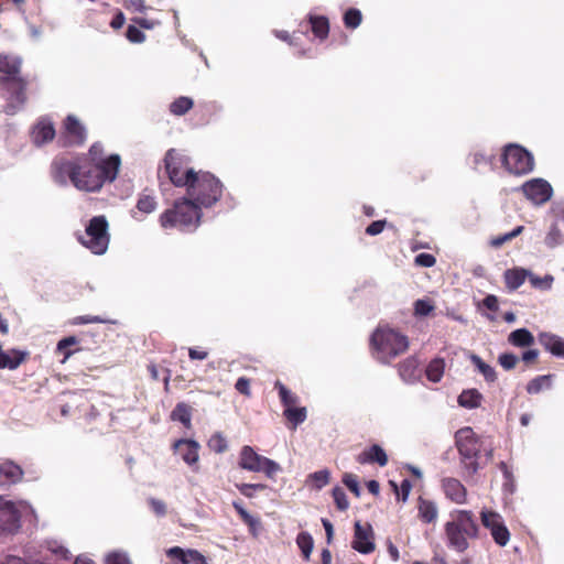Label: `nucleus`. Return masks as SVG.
<instances>
[{"instance_id":"obj_1","label":"nucleus","mask_w":564,"mask_h":564,"mask_svg":"<svg viewBox=\"0 0 564 564\" xmlns=\"http://www.w3.org/2000/svg\"><path fill=\"white\" fill-rule=\"evenodd\" d=\"M121 159L111 154L106 160L93 164L86 155L74 159L58 158L52 163V172L56 182L65 184L67 180L85 192H98L106 182H113L118 175Z\"/></svg>"},{"instance_id":"obj_2","label":"nucleus","mask_w":564,"mask_h":564,"mask_svg":"<svg viewBox=\"0 0 564 564\" xmlns=\"http://www.w3.org/2000/svg\"><path fill=\"white\" fill-rule=\"evenodd\" d=\"M0 90L8 115H14L25 104L26 82L21 76L20 58L0 54Z\"/></svg>"},{"instance_id":"obj_3","label":"nucleus","mask_w":564,"mask_h":564,"mask_svg":"<svg viewBox=\"0 0 564 564\" xmlns=\"http://www.w3.org/2000/svg\"><path fill=\"white\" fill-rule=\"evenodd\" d=\"M203 212L199 205L186 196L176 199L171 208L159 217L163 229H177L182 232L195 231L202 221Z\"/></svg>"},{"instance_id":"obj_4","label":"nucleus","mask_w":564,"mask_h":564,"mask_svg":"<svg viewBox=\"0 0 564 564\" xmlns=\"http://www.w3.org/2000/svg\"><path fill=\"white\" fill-rule=\"evenodd\" d=\"M452 520L445 523V534L448 546L463 553L468 546L469 539L478 536L479 527L470 510H455L451 513Z\"/></svg>"},{"instance_id":"obj_5","label":"nucleus","mask_w":564,"mask_h":564,"mask_svg":"<svg viewBox=\"0 0 564 564\" xmlns=\"http://www.w3.org/2000/svg\"><path fill=\"white\" fill-rule=\"evenodd\" d=\"M370 348L382 364L404 354L409 348L408 336L390 327H378L370 337Z\"/></svg>"},{"instance_id":"obj_6","label":"nucleus","mask_w":564,"mask_h":564,"mask_svg":"<svg viewBox=\"0 0 564 564\" xmlns=\"http://www.w3.org/2000/svg\"><path fill=\"white\" fill-rule=\"evenodd\" d=\"M224 184L210 172L198 171L186 188V197L194 200L199 208H210L221 198Z\"/></svg>"},{"instance_id":"obj_7","label":"nucleus","mask_w":564,"mask_h":564,"mask_svg":"<svg viewBox=\"0 0 564 564\" xmlns=\"http://www.w3.org/2000/svg\"><path fill=\"white\" fill-rule=\"evenodd\" d=\"M162 162L163 165L159 169V176L163 172L175 187L186 189L198 172L189 166V159L176 149H169Z\"/></svg>"},{"instance_id":"obj_8","label":"nucleus","mask_w":564,"mask_h":564,"mask_svg":"<svg viewBox=\"0 0 564 564\" xmlns=\"http://www.w3.org/2000/svg\"><path fill=\"white\" fill-rule=\"evenodd\" d=\"M500 161L502 167L513 175H525L534 167L533 155L516 143H509L502 148Z\"/></svg>"},{"instance_id":"obj_9","label":"nucleus","mask_w":564,"mask_h":564,"mask_svg":"<svg viewBox=\"0 0 564 564\" xmlns=\"http://www.w3.org/2000/svg\"><path fill=\"white\" fill-rule=\"evenodd\" d=\"M108 227L105 216L93 217L86 226L85 236L79 237L80 243L95 254H104L110 241Z\"/></svg>"},{"instance_id":"obj_10","label":"nucleus","mask_w":564,"mask_h":564,"mask_svg":"<svg viewBox=\"0 0 564 564\" xmlns=\"http://www.w3.org/2000/svg\"><path fill=\"white\" fill-rule=\"evenodd\" d=\"M455 440L465 469L469 475L476 474L479 468L477 457L480 444L475 433L470 427H464L456 432Z\"/></svg>"},{"instance_id":"obj_11","label":"nucleus","mask_w":564,"mask_h":564,"mask_svg":"<svg viewBox=\"0 0 564 564\" xmlns=\"http://www.w3.org/2000/svg\"><path fill=\"white\" fill-rule=\"evenodd\" d=\"M238 465L241 469L248 471L263 473L270 479H273L275 475L282 470L281 466L276 462L258 454L249 445L241 447Z\"/></svg>"},{"instance_id":"obj_12","label":"nucleus","mask_w":564,"mask_h":564,"mask_svg":"<svg viewBox=\"0 0 564 564\" xmlns=\"http://www.w3.org/2000/svg\"><path fill=\"white\" fill-rule=\"evenodd\" d=\"M25 510L23 502L0 496V536L14 535L20 531Z\"/></svg>"},{"instance_id":"obj_13","label":"nucleus","mask_w":564,"mask_h":564,"mask_svg":"<svg viewBox=\"0 0 564 564\" xmlns=\"http://www.w3.org/2000/svg\"><path fill=\"white\" fill-rule=\"evenodd\" d=\"M87 138L86 128L74 116L68 115L63 121V129L58 137V144L63 148L80 147L85 143Z\"/></svg>"},{"instance_id":"obj_14","label":"nucleus","mask_w":564,"mask_h":564,"mask_svg":"<svg viewBox=\"0 0 564 564\" xmlns=\"http://www.w3.org/2000/svg\"><path fill=\"white\" fill-rule=\"evenodd\" d=\"M480 518L482 525L490 531L494 541L499 546H506L510 540V532L505 525L501 516L495 511L482 510Z\"/></svg>"},{"instance_id":"obj_15","label":"nucleus","mask_w":564,"mask_h":564,"mask_svg":"<svg viewBox=\"0 0 564 564\" xmlns=\"http://www.w3.org/2000/svg\"><path fill=\"white\" fill-rule=\"evenodd\" d=\"M521 189L524 196L535 205L545 204L553 194L552 186L543 178L530 180L522 185Z\"/></svg>"},{"instance_id":"obj_16","label":"nucleus","mask_w":564,"mask_h":564,"mask_svg":"<svg viewBox=\"0 0 564 564\" xmlns=\"http://www.w3.org/2000/svg\"><path fill=\"white\" fill-rule=\"evenodd\" d=\"M68 554L57 541H45L37 547V564H62L69 558Z\"/></svg>"},{"instance_id":"obj_17","label":"nucleus","mask_w":564,"mask_h":564,"mask_svg":"<svg viewBox=\"0 0 564 564\" xmlns=\"http://www.w3.org/2000/svg\"><path fill=\"white\" fill-rule=\"evenodd\" d=\"M354 550L362 554H369L375 551L373 531L369 523H355V534L351 543Z\"/></svg>"},{"instance_id":"obj_18","label":"nucleus","mask_w":564,"mask_h":564,"mask_svg":"<svg viewBox=\"0 0 564 564\" xmlns=\"http://www.w3.org/2000/svg\"><path fill=\"white\" fill-rule=\"evenodd\" d=\"M58 410L62 416L75 415L76 413L88 414V410H90L89 415L91 417L96 416L94 406L83 393H72L66 402L58 404Z\"/></svg>"},{"instance_id":"obj_19","label":"nucleus","mask_w":564,"mask_h":564,"mask_svg":"<svg viewBox=\"0 0 564 564\" xmlns=\"http://www.w3.org/2000/svg\"><path fill=\"white\" fill-rule=\"evenodd\" d=\"M174 451L189 466L197 465L199 459V444L194 440L181 438L174 442Z\"/></svg>"},{"instance_id":"obj_20","label":"nucleus","mask_w":564,"mask_h":564,"mask_svg":"<svg viewBox=\"0 0 564 564\" xmlns=\"http://www.w3.org/2000/svg\"><path fill=\"white\" fill-rule=\"evenodd\" d=\"M442 489L447 499L462 505L467 500V490L465 486L456 478L446 477L442 479Z\"/></svg>"},{"instance_id":"obj_21","label":"nucleus","mask_w":564,"mask_h":564,"mask_svg":"<svg viewBox=\"0 0 564 564\" xmlns=\"http://www.w3.org/2000/svg\"><path fill=\"white\" fill-rule=\"evenodd\" d=\"M359 464H378L384 467L389 459L386 451L378 444H373L364 449L356 458Z\"/></svg>"},{"instance_id":"obj_22","label":"nucleus","mask_w":564,"mask_h":564,"mask_svg":"<svg viewBox=\"0 0 564 564\" xmlns=\"http://www.w3.org/2000/svg\"><path fill=\"white\" fill-rule=\"evenodd\" d=\"M306 22L315 39L323 42L328 37L330 26L327 17L315 13H308L306 15Z\"/></svg>"},{"instance_id":"obj_23","label":"nucleus","mask_w":564,"mask_h":564,"mask_svg":"<svg viewBox=\"0 0 564 564\" xmlns=\"http://www.w3.org/2000/svg\"><path fill=\"white\" fill-rule=\"evenodd\" d=\"M23 471L21 467L12 460L0 463V486H10L22 479Z\"/></svg>"},{"instance_id":"obj_24","label":"nucleus","mask_w":564,"mask_h":564,"mask_svg":"<svg viewBox=\"0 0 564 564\" xmlns=\"http://www.w3.org/2000/svg\"><path fill=\"white\" fill-rule=\"evenodd\" d=\"M539 343L553 356L564 359V339L551 333H541Z\"/></svg>"},{"instance_id":"obj_25","label":"nucleus","mask_w":564,"mask_h":564,"mask_svg":"<svg viewBox=\"0 0 564 564\" xmlns=\"http://www.w3.org/2000/svg\"><path fill=\"white\" fill-rule=\"evenodd\" d=\"M438 510L436 505L423 497L417 499V516L424 523H433L436 521Z\"/></svg>"},{"instance_id":"obj_26","label":"nucleus","mask_w":564,"mask_h":564,"mask_svg":"<svg viewBox=\"0 0 564 564\" xmlns=\"http://www.w3.org/2000/svg\"><path fill=\"white\" fill-rule=\"evenodd\" d=\"M399 375L404 381L414 382L420 377L417 358L412 356L400 362Z\"/></svg>"},{"instance_id":"obj_27","label":"nucleus","mask_w":564,"mask_h":564,"mask_svg":"<svg viewBox=\"0 0 564 564\" xmlns=\"http://www.w3.org/2000/svg\"><path fill=\"white\" fill-rule=\"evenodd\" d=\"M528 271L522 268L508 269L505 274V283L509 291H516L525 281Z\"/></svg>"},{"instance_id":"obj_28","label":"nucleus","mask_w":564,"mask_h":564,"mask_svg":"<svg viewBox=\"0 0 564 564\" xmlns=\"http://www.w3.org/2000/svg\"><path fill=\"white\" fill-rule=\"evenodd\" d=\"M283 416L288 422L289 429L294 431L306 420L307 411L304 406H289L284 409Z\"/></svg>"},{"instance_id":"obj_29","label":"nucleus","mask_w":564,"mask_h":564,"mask_svg":"<svg viewBox=\"0 0 564 564\" xmlns=\"http://www.w3.org/2000/svg\"><path fill=\"white\" fill-rule=\"evenodd\" d=\"M232 507L243 523L248 525L249 532L252 534V536L257 538L259 530L261 529L260 519L252 517L238 501H234Z\"/></svg>"},{"instance_id":"obj_30","label":"nucleus","mask_w":564,"mask_h":564,"mask_svg":"<svg viewBox=\"0 0 564 564\" xmlns=\"http://www.w3.org/2000/svg\"><path fill=\"white\" fill-rule=\"evenodd\" d=\"M508 341L516 347H529L533 345L534 337L527 328H518L510 333Z\"/></svg>"},{"instance_id":"obj_31","label":"nucleus","mask_w":564,"mask_h":564,"mask_svg":"<svg viewBox=\"0 0 564 564\" xmlns=\"http://www.w3.org/2000/svg\"><path fill=\"white\" fill-rule=\"evenodd\" d=\"M445 370V360L443 358H434L432 359L426 369L425 375L426 378L432 382H440L443 378Z\"/></svg>"},{"instance_id":"obj_32","label":"nucleus","mask_w":564,"mask_h":564,"mask_svg":"<svg viewBox=\"0 0 564 564\" xmlns=\"http://www.w3.org/2000/svg\"><path fill=\"white\" fill-rule=\"evenodd\" d=\"M481 400L482 395L476 389L464 390L458 397L459 405L467 409L478 408L481 403Z\"/></svg>"},{"instance_id":"obj_33","label":"nucleus","mask_w":564,"mask_h":564,"mask_svg":"<svg viewBox=\"0 0 564 564\" xmlns=\"http://www.w3.org/2000/svg\"><path fill=\"white\" fill-rule=\"evenodd\" d=\"M171 417L174 421H180L185 427H191L192 408L184 402H180L172 411Z\"/></svg>"},{"instance_id":"obj_34","label":"nucleus","mask_w":564,"mask_h":564,"mask_svg":"<svg viewBox=\"0 0 564 564\" xmlns=\"http://www.w3.org/2000/svg\"><path fill=\"white\" fill-rule=\"evenodd\" d=\"M274 389L278 390L280 401L284 409L295 406L299 402V397L290 391L280 380L274 382Z\"/></svg>"},{"instance_id":"obj_35","label":"nucleus","mask_w":564,"mask_h":564,"mask_svg":"<svg viewBox=\"0 0 564 564\" xmlns=\"http://www.w3.org/2000/svg\"><path fill=\"white\" fill-rule=\"evenodd\" d=\"M193 106L194 101L192 98L181 96L170 104L169 109L174 116H184L193 108Z\"/></svg>"},{"instance_id":"obj_36","label":"nucleus","mask_w":564,"mask_h":564,"mask_svg":"<svg viewBox=\"0 0 564 564\" xmlns=\"http://www.w3.org/2000/svg\"><path fill=\"white\" fill-rule=\"evenodd\" d=\"M56 131L52 121L46 118H41L37 121V139L42 142H51L54 140Z\"/></svg>"},{"instance_id":"obj_37","label":"nucleus","mask_w":564,"mask_h":564,"mask_svg":"<svg viewBox=\"0 0 564 564\" xmlns=\"http://www.w3.org/2000/svg\"><path fill=\"white\" fill-rule=\"evenodd\" d=\"M156 206L155 196L143 192L139 195L135 208L142 214H151L156 209Z\"/></svg>"},{"instance_id":"obj_38","label":"nucleus","mask_w":564,"mask_h":564,"mask_svg":"<svg viewBox=\"0 0 564 564\" xmlns=\"http://www.w3.org/2000/svg\"><path fill=\"white\" fill-rule=\"evenodd\" d=\"M495 155H486L481 152H475L469 155L468 164L474 171H479L482 166H494Z\"/></svg>"},{"instance_id":"obj_39","label":"nucleus","mask_w":564,"mask_h":564,"mask_svg":"<svg viewBox=\"0 0 564 564\" xmlns=\"http://www.w3.org/2000/svg\"><path fill=\"white\" fill-rule=\"evenodd\" d=\"M296 544L300 547L303 558L308 561L314 547V541L308 532H301L296 536Z\"/></svg>"},{"instance_id":"obj_40","label":"nucleus","mask_w":564,"mask_h":564,"mask_svg":"<svg viewBox=\"0 0 564 564\" xmlns=\"http://www.w3.org/2000/svg\"><path fill=\"white\" fill-rule=\"evenodd\" d=\"M79 344V340L76 336H68L61 339L57 344V351L64 356V360L69 358L75 351L79 350V348H74Z\"/></svg>"},{"instance_id":"obj_41","label":"nucleus","mask_w":564,"mask_h":564,"mask_svg":"<svg viewBox=\"0 0 564 564\" xmlns=\"http://www.w3.org/2000/svg\"><path fill=\"white\" fill-rule=\"evenodd\" d=\"M473 364L477 367L479 372L484 376L486 381L494 382L497 379L496 370L488 364L484 362L477 355L471 356Z\"/></svg>"},{"instance_id":"obj_42","label":"nucleus","mask_w":564,"mask_h":564,"mask_svg":"<svg viewBox=\"0 0 564 564\" xmlns=\"http://www.w3.org/2000/svg\"><path fill=\"white\" fill-rule=\"evenodd\" d=\"M207 446L210 451L217 453V454H221L224 452H226L228 449V443H227V440L226 437L217 432L215 434H213L208 442H207Z\"/></svg>"},{"instance_id":"obj_43","label":"nucleus","mask_w":564,"mask_h":564,"mask_svg":"<svg viewBox=\"0 0 564 564\" xmlns=\"http://www.w3.org/2000/svg\"><path fill=\"white\" fill-rule=\"evenodd\" d=\"M344 24L347 29H356L362 21V14L360 10L356 8H349L344 14Z\"/></svg>"},{"instance_id":"obj_44","label":"nucleus","mask_w":564,"mask_h":564,"mask_svg":"<svg viewBox=\"0 0 564 564\" xmlns=\"http://www.w3.org/2000/svg\"><path fill=\"white\" fill-rule=\"evenodd\" d=\"M551 384V376H538L529 381L527 391L530 394L539 393L543 388H549Z\"/></svg>"},{"instance_id":"obj_45","label":"nucleus","mask_w":564,"mask_h":564,"mask_svg":"<svg viewBox=\"0 0 564 564\" xmlns=\"http://www.w3.org/2000/svg\"><path fill=\"white\" fill-rule=\"evenodd\" d=\"M523 229H524L523 226H518L513 230H511L510 232H507L505 235H499L497 237H494L490 240V246L494 247V248H500L506 242H509L513 238L518 237L523 231Z\"/></svg>"},{"instance_id":"obj_46","label":"nucleus","mask_w":564,"mask_h":564,"mask_svg":"<svg viewBox=\"0 0 564 564\" xmlns=\"http://www.w3.org/2000/svg\"><path fill=\"white\" fill-rule=\"evenodd\" d=\"M335 505L338 510L345 511L349 507V501L347 499V496L341 487H335L332 491Z\"/></svg>"},{"instance_id":"obj_47","label":"nucleus","mask_w":564,"mask_h":564,"mask_svg":"<svg viewBox=\"0 0 564 564\" xmlns=\"http://www.w3.org/2000/svg\"><path fill=\"white\" fill-rule=\"evenodd\" d=\"M236 487L239 492L247 498H252L257 490L263 491L267 489V485L264 484H236Z\"/></svg>"},{"instance_id":"obj_48","label":"nucleus","mask_w":564,"mask_h":564,"mask_svg":"<svg viewBox=\"0 0 564 564\" xmlns=\"http://www.w3.org/2000/svg\"><path fill=\"white\" fill-rule=\"evenodd\" d=\"M310 479L313 480L316 489H322L329 482L330 474L327 469L318 470L311 474Z\"/></svg>"},{"instance_id":"obj_49","label":"nucleus","mask_w":564,"mask_h":564,"mask_svg":"<svg viewBox=\"0 0 564 564\" xmlns=\"http://www.w3.org/2000/svg\"><path fill=\"white\" fill-rule=\"evenodd\" d=\"M562 241H563V237H562V232H561L560 228L556 225H553L550 228V231L547 232V235L545 237V243L549 247L553 248L556 245L561 243Z\"/></svg>"},{"instance_id":"obj_50","label":"nucleus","mask_w":564,"mask_h":564,"mask_svg":"<svg viewBox=\"0 0 564 564\" xmlns=\"http://www.w3.org/2000/svg\"><path fill=\"white\" fill-rule=\"evenodd\" d=\"M102 154H104L102 144L99 142H95L94 144L90 145L89 151H88V156H86V158L88 159L89 162L95 164V163H99L101 160H104Z\"/></svg>"},{"instance_id":"obj_51","label":"nucleus","mask_w":564,"mask_h":564,"mask_svg":"<svg viewBox=\"0 0 564 564\" xmlns=\"http://www.w3.org/2000/svg\"><path fill=\"white\" fill-rule=\"evenodd\" d=\"M343 482L356 497L360 496V487L356 475L345 474L343 476Z\"/></svg>"},{"instance_id":"obj_52","label":"nucleus","mask_w":564,"mask_h":564,"mask_svg":"<svg viewBox=\"0 0 564 564\" xmlns=\"http://www.w3.org/2000/svg\"><path fill=\"white\" fill-rule=\"evenodd\" d=\"M433 310L434 306L430 301L417 300L414 303V314L417 316H427Z\"/></svg>"},{"instance_id":"obj_53","label":"nucleus","mask_w":564,"mask_h":564,"mask_svg":"<svg viewBox=\"0 0 564 564\" xmlns=\"http://www.w3.org/2000/svg\"><path fill=\"white\" fill-rule=\"evenodd\" d=\"M500 366L506 370H511L518 364V357L511 352L501 354L498 358Z\"/></svg>"},{"instance_id":"obj_54","label":"nucleus","mask_w":564,"mask_h":564,"mask_svg":"<svg viewBox=\"0 0 564 564\" xmlns=\"http://www.w3.org/2000/svg\"><path fill=\"white\" fill-rule=\"evenodd\" d=\"M414 263L417 267L431 268L436 263V258L431 253L423 252V253H419L414 258Z\"/></svg>"},{"instance_id":"obj_55","label":"nucleus","mask_w":564,"mask_h":564,"mask_svg":"<svg viewBox=\"0 0 564 564\" xmlns=\"http://www.w3.org/2000/svg\"><path fill=\"white\" fill-rule=\"evenodd\" d=\"M106 564H132L126 553L111 552L106 556Z\"/></svg>"},{"instance_id":"obj_56","label":"nucleus","mask_w":564,"mask_h":564,"mask_svg":"<svg viewBox=\"0 0 564 564\" xmlns=\"http://www.w3.org/2000/svg\"><path fill=\"white\" fill-rule=\"evenodd\" d=\"M126 36L132 43H142L145 40V34L134 25L128 26Z\"/></svg>"},{"instance_id":"obj_57","label":"nucleus","mask_w":564,"mask_h":564,"mask_svg":"<svg viewBox=\"0 0 564 564\" xmlns=\"http://www.w3.org/2000/svg\"><path fill=\"white\" fill-rule=\"evenodd\" d=\"M166 555L170 558H176L182 564H187V550H183L180 546H173L166 551Z\"/></svg>"},{"instance_id":"obj_58","label":"nucleus","mask_w":564,"mask_h":564,"mask_svg":"<svg viewBox=\"0 0 564 564\" xmlns=\"http://www.w3.org/2000/svg\"><path fill=\"white\" fill-rule=\"evenodd\" d=\"M151 510L159 517L166 514V505L163 500L150 498L148 500Z\"/></svg>"},{"instance_id":"obj_59","label":"nucleus","mask_w":564,"mask_h":564,"mask_svg":"<svg viewBox=\"0 0 564 564\" xmlns=\"http://www.w3.org/2000/svg\"><path fill=\"white\" fill-rule=\"evenodd\" d=\"M107 319L97 316V315H83L74 317L72 321V324L74 325H82V324H88V323H106Z\"/></svg>"},{"instance_id":"obj_60","label":"nucleus","mask_w":564,"mask_h":564,"mask_svg":"<svg viewBox=\"0 0 564 564\" xmlns=\"http://www.w3.org/2000/svg\"><path fill=\"white\" fill-rule=\"evenodd\" d=\"M235 389L239 393L243 394L245 397H250L251 395L250 379H248L246 377L238 378V380L236 381V384H235Z\"/></svg>"},{"instance_id":"obj_61","label":"nucleus","mask_w":564,"mask_h":564,"mask_svg":"<svg viewBox=\"0 0 564 564\" xmlns=\"http://www.w3.org/2000/svg\"><path fill=\"white\" fill-rule=\"evenodd\" d=\"M530 282L534 288L547 290L551 288V285L553 283V276H551V275H545L544 278L531 276Z\"/></svg>"},{"instance_id":"obj_62","label":"nucleus","mask_w":564,"mask_h":564,"mask_svg":"<svg viewBox=\"0 0 564 564\" xmlns=\"http://www.w3.org/2000/svg\"><path fill=\"white\" fill-rule=\"evenodd\" d=\"M122 4L127 10H134L138 12H144L147 10L144 0H123Z\"/></svg>"},{"instance_id":"obj_63","label":"nucleus","mask_w":564,"mask_h":564,"mask_svg":"<svg viewBox=\"0 0 564 564\" xmlns=\"http://www.w3.org/2000/svg\"><path fill=\"white\" fill-rule=\"evenodd\" d=\"M387 225V221L383 220H376L372 221L367 228L366 234L369 236H377L381 234Z\"/></svg>"},{"instance_id":"obj_64","label":"nucleus","mask_w":564,"mask_h":564,"mask_svg":"<svg viewBox=\"0 0 564 564\" xmlns=\"http://www.w3.org/2000/svg\"><path fill=\"white\" fill-rule=\"evenodd\" d=\"M411 489H412L411 481L409 479H403L399 487L400 498H397V499L401 500L402 502H405L409 498Z\"/></svg>"}]
</instances>
